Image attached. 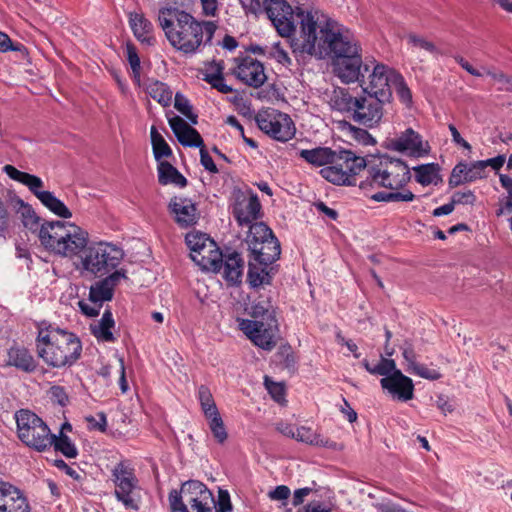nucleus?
I'll return each instance as SVG.
<instances>
[{
	"label": "nucleus",
	"mask_w": 512,
	"mask_h": 512,
	"mask_svg": "<svg viewBox=\"0 0 512 512\" xmlns=\"http://www.w3.org/2000/svg\"><path fill=\"white\" fill-rule=\"evenodd\" d=\"M301 35L291 42L294 53L307 54L317 59H332L337 76L344 83L359 81L367 72L362 65L360 48L349 30L333 19L319 21L310 13H302Z\"/></svg>",
	"instance_id": "1"
},
{
	"label": "nucleus",
	"mask_w": 512,
	"mask_h": 512,
	"mask_svg": "<svg viewBox=\"0 0 512 512\" xmlns=\"http://www.w3.org/2000/svg\"><path fill=\"white\" fill-rule=\"evenodd\" d=\"M158 21L170 44L186 55L210 45L217 25L213 21H198L191 14L174 7L159 10Z\"/></svg>",
	"instance_id": "2"
},
{
	"label": "nucleus",
	"mask_w": 512,
	"mask_h": 512,
	"mask_svg": "<svg viewBox=\"0 0 512 512\" xmlns=\"http://www.w3.org/2000/svg\"><path fill=\"white\" fill-rule=\"evenodd\" d=\"M35 345L38 357L56 369L71 367L82 353V343L76 334L51 324L39 327Z\"/></svg>",
	"instance_id": "3"
},
{
	"label": "nucleus",
	"mask_w": 512,
	"mask_h": 512,
	"mask_svg": "<svg viewBox=\"0 0 512 512\" xmlns=\"http://www.w3.org/2000/svg\"><path fill=\"white\" fill-rule=\"evenodd\" d=\"M171 512H231L230 495L219 490L215 501L212 492L197 480L185 482L180 491L173 489L168 496Z\"/></svg>",
	"instance_id": "4"
},
{
	"label": "nucleus",
	"mask_w": 512,
	"mask_h": 512,
	"mask_svg": "<svg viewBox=\"0 0 512 512\" xmlns=\"http://www.w3.org/2000/svg\"><path fill=\"white\" fill-rule=\"evenodd\" d=\"M250 315L253 319H243L240 328L258 347L271 351L277 344L279 325L276 308L270 296H259L252 302Z\"/></svg>",
	"instance_id": "5"
},
{
	"label": "nucleus",
	"mask_w": 512,
	"mask_h": 512,
	"mask_svg": "<svg viewBox=\"0 0 512 512\" xmlns=\"http://www.w3.org/2000/svg\"><path fill=\"white\" fill-rule=\"evenodd\" d=\"M39 239L48 250L70 258H80L88 245V233L85 230L63 221L44 222L40 227Z\"/></svg>",
	"instance_id": "6"
},
{
	"label": "nucleus",
	"mask_w": 512,
	"mask_h": 512,
	"mask_svg": "<svg viewBox=\"0 0 512 512\" xmlns=\"http://www.w3.org/2000/svg\"><path fill=\"white\" fill-rule=\"evenodd\" d=\"M385 101L362 91L361 95H352L346 89L335 91L332 106L345 114L350 120L367 128L377 126L384 114Z\"/></svg>",
	"instance_id": "7"
},
{
	"label": "nucleus",
	"mask_w": 512,
	"mask_h": 512,
	"mask_svg": "<svg viewBox=\"0 0 512 512\" xmlns=\"http://www.w3.org/2000/svg\"><path fill=\"white\" fill-rule=\"evenodd\" d=\"M367 176L359 183V188L368 191L373 188L399 190L411 179L408 165L397 158L382 156L378 163L366 166Z\"/></svg>",
	"instance_id": "8"
},
{
	"label": "nucleus",
	"mask_w": 512,
	"mask_h": 512,
	"mask_svg": "<svg viewBox=\"0 0 512 512\" xmlns=\"http://www.w3.org/2000/svg\"><path fill=\"white\" fill-rule=\"evenodd\" d=\"M123 257V250L113 243L91 242L80 254L79 264L76 265V268L82 274L103 277L117 270Z\"/></svg>",
	"instance_id": "9"
},
{
	"label": "nucleus",
	"mask_w": 512,
	"mask_h": 512,
	"mask_svg": "<svg viewBox=\"0 0 512 512\" xmlns=\"http://www.w3.org/2000/svg\"><path fill=\"white\" fill-rule=\"evenodd\" d=\"M19 439L28 447L44 452L51 447V431L47 424L35 413L20 410L16 413Z\"/></svg>",
	"instance_id": "10"
},
{
	"label": "nucleus",
	"mask_w": 512,
	"mask_h": 512,
	"mask_svg": "<svg viewBox=\"0 0 512 512\" xmlns=\"http://www.w3.org/2000/svg\"><path fill=\"white\" fill-rule=\"evenodd\" d=\"M367 166L364 157L357 156L350 150H340L337 162L320 170V175L332 184L340 186L356 185V175Z\"/></svg>",
	"instance_id": "11"
},
{
	"label": "nucleus",
	"mask_w": 512,
	"mask_h": 512,
	"mask_svg": "<svg viewBox=\"0 0 512 512\" xmlns=\"http://www.w3.org/2000/svg\"><path fill=\"white\" fill-rule=\"evenodd\" d=\"M263 7L273 26L282 37H290L294 34L296 30L295 17L301 25L300 12L310 13L315 18L311 11H306L300 7L293 10L286 0H264ZM300 35L301 31L299 32Z\"/></svg>",
	"instance_id": "12"
},
{
	"label": "nucleus",
	"mask_w": 512,
	"mask_h": 512,
	"mask_svg": "<svg viewBox=\"0 0 512 512\" xmlns=\"http://www.w3.org/2000/svg\"><path fill=\"white\" fill-rule=\"evenodd\" d=\"M259 129L274 140L287 142L296 133V127L291 117L275 109L260 111L255 116Z\"/></svg>",
	"instance_id": "13"
},
{
	"label": "nucleus",
	"mask_w": 512,
	"mask_h": 512,
	"mask_svg": "<svg viewBox=\"0 0 512 512\" xmlns=\"http://www.w3.org/2000/svg\"><path fill=\"white\" fill-rule=\"evenodd\" d=\"M393 75H399V73L384 64H376L369 75V84L363 87L362 91L390 103L392 100V86L395 82Z\"/></svg>",
	"instance_id": "14"
},
{
	"label": "nucleus",
	"mask_w": 512,
	"mask_h": 512,
	"mask_svg": "<svg viewBox=\"0 0 512 512\" xmlns=\"http://www.w3.org/2000/svg\"><path fill=\"white\" fill-rule=\"evenodd\" d=\"M388 148L412 157H423L429 153V146L423 144L421 135L412 128L389 140Z\"/></svg>",
	"instance_id": "15"
},
{
	"label": "nucleus",
	"mask_w": 512,
	"mask_h": 512,
	"mask_svg": "<svg viewBox=\"0 0 512 512\" xmlns=\"http://www.w3.org/2000/svg\"><path fill=\"white\" fill-rule=\"evenodd\" d=\"M232 214L241 227L253 225L261 216V204L256 194L248 197L240 194L236 197L232 208Z\"/></svg>",
	"instance_id": "16"
},
{
	"label": "nucleus",
	"mask_w": 512,
	"mask_h": 512,
	"mask_svg": "<svg viewBox=\"0 0 512 512\" xmlns=\"http://www.w3.org/2000/svg\"><path fill=\"white\" fill-rule=\"evenodd\" d=\"M380 385L395 400L407 402L414 397L413 380L404 375L401 370L394 371L389 377L381 378Z\"/></svg>",
	"instance_id": "17"
},
{
	"label": "nucleus",
	"mask_w": 512,
	"mask_h": 512,
	"mask_svg": "<svg viewBox=\"0 0 512 512\" xmlns=\"http://www.w3.org/2000/svg\"><path fill=\"white\" fill-rule=\"evenodd\" d=\"M126 271L118 269L105 275V277L95 284L91 285L89 290V300L92 304H99L102 307L104 302L111 301L114 295V289L121 279H126Z\"/></svg>",
	"instance_id": "18"
},
{
	"label": "nucleus",
	"mask_w": 512,
	"mask_h": 512,
	"mask_svg": "<svg viewBox=\"0 0 512 512\" xmlns=\"http://www.w3.org/2000/svg\"><path fill=\"white\" fill-rule=\"evenodd\" d=\"M233 74L240 81L254 88L261 87L267 79L263 64L250 56L241 59Z\"/></svg>",
	"instance_id": "19"
},
{
	"label": "nucleus",
	"mask_w": 512,
	"mask_h": 512,
	"mask_svg": "<svg viewBox=\"0 0 512 512\" xmlns=\"http://www.w3.org/2000/svg\"><path fill=\"white\" fill-rule=\"evenodd\" d=\"M0 512H30V505L17 487L7 483L0 482Z\"/></svg>",
	"instance_id": "20"
},
{
	"label": "nucleus",
	"mask_w": 512,
	"mask_h": 512,
	"mask_svg": "<svg viewBox=\"0 0 512 512\" xmlns=\"http://www.w3.org/2000/svg\"><path fill=\"white\" fill-rule=\"evenodd\" d=\"M168 208L179 227L188 228L197 223L198 210L191 199L175 196L170 200Z\"/></svg>",
	"instance_id": "21"
},
{
	"label": "nucleus",
	"mask_w": 512,
	"mask_h": 512,
	"mask_svg": "<svg viewBox=\"0 0 512 512\" xmlns=\"http://www.w3.org/2000/svg\"><path fill=\"white\" fill-rule=\"evenodd\" d=\"M273 264V262L249 259L247 272L249 286L256 289L263 285H270L277 272Z\"/></svg>",
	"instance_id": "22"
},
{
	"label": "nucleus",
	"mask_w": 512,
	"mask_h": 512,
	"mask_svg": "<svg viewBox=\"0 0 512 512\" xmlns=\"http://www.w3.org/2000/svg\"><path fill=\"white\" fill-rule=\"evenodd\" d=\"M169 125L179 143L186 147H204L200 133L188 125L181 117L174 116L169 119Z\"/></svg>",
	"instance_id": "23"
},
{
	"label": "nucleus",
	"mask_w": 512,
	"mask_h": 512,
	"mask_svg": "<svg viewBox=\"0 0 512 512\" xmlns=\"http://www.w3.org/2000/svg\"><path fill=\"white\" fill-rule=\"evenodd\" d=\"M200 254H191V259L203 270L219 272L222 269L223 254L215 241H208V244Z\"/></svg>",
	"instance_id": "24"
},
{
	"label": "nucleus",
	"mask_w": 512,
	"mask_h": 512,
	"mask_svg": "<svg viewBox=\"0 0 512 512\" xmlns=\"http://www.w3.org/2000/svg\"><path fill=\"white\" fill-rule=\"evenodd\" d=\"M7 365L13 366L25 373H33L38 368V362L25 347L13 346L7 351Z\"/></svg>",
	"instance_id": "25"
},
{
	"label": "nucleus",
	"mask_w": 512,
	"mask_h": 512,
	"mask_svg": "<svg viewBox=\"0 0 512 512\" xmlns=\"http://www.w3.org/2000/svg\"><path fill=\"white\" fill-rule=\"evenodd\" d=\"M298 155L300 158L305 160L308 164L321 167L327 166L337 162V158L340 155V150L336 151L330 147H316L313 149H302L299 150Z\"/></svg>",
	"instance_id": "26"
},
{
	"label": "nucleus",
	"mask_w": 512,
	"mask_h": 512,
	"mask_svg": "<svg viewBox=\"0 0 512 512\" xmlns=\"http://www.w3.org/2000/svg\"><path fill=\"white\" fill-rule=\"evenodd\" d=\"M129 24L136 39L144 44L153 45L155 38L152 35V23L140 13L129 14Z\"/></svg>",
	"instance_id": "27"
},
{
	"label": "nucleus",
	"mask_w": 512,
	"mask_h": 512,
	"mask_svg": "<svg viewBox=\"0 0 512 512\" xmlns=\"http://www.w3.org/2000/svg\"><path fill=\"white\" fill-rule=\"evenodd\" d=\"M223 276L226 281L237 284L241 281L244 269V260L241 255L233 251L223 255Z\"/></svg>",
	"instance_id": "28"
},
{
	"label": "nucleus",
	"mask_w": 512,
	"mask_h": 512,
	"mask_svg": "<svg viewBox=\"0 0 512 512\" xmlns=\"http://www.w3.org/2000/svg\"><path fill=\"white\" fill-rule=\"evenodd\" d=\"M223 70L224 64L222 61H212L206 67L203 80L220 93L228 94L233 92V88L225 83Z\"/></svg>",
	"instance_id": "29"
},
{
	"label": "nucleus",
	"mask_w": 512,
	"mask_h": 512,
	"mask_svg": "<svg viewBox=\"0 0 512 512\" xmlns=\"http://www.w3.org/2000/svg\"><path fill=\"white\" fill-rule=\"evenodd\" d=\"M249 252V259L274 263L280 257L281 247L278 239L275 237V235H273L272 237H269V240L266 241L265 244L257 245V248H251L249 249Z\"/></svg>",
	"instance_id": "30"
},
{
	"label": "nucleus",
	"mask_w": 512,
	"mask_h": 512,
	"mask_svg": "<svg viewBox=\"0 0 512 512\" xmlns=\"http://www.w3.org/2000/svg\"><path fill=\"white\" fill-rule=\"evenodd\" d=\"M33 195L36 196L37 199L56 216L63 219L72 217V213L69 208L52 192L37 189Z\"/></svg>",
	"instance_id": "31"
},
{
	"label": "nucleus",
	"mask_w": 512,
	"mask_h": 512,
	"mask_svg": "<svg viewBox=\"0 0 512 512\" xmlns=\"http://www.w3.org/2000/svg\"><path fill=\"white\" fill-rule=\"evenodd\" d=\"M3 172L12 180L25 185L34 194L37 189L44 187L42 179L36 175L18 170L13 165L7 164L2 168Z\"/></svg>",
	"instance_id": "32"
},
{
	"label": "nucleus",
	"mask_w": 512,
	"mask_h": 512,
	"mask_svg": "<svg viewBox=\"0 0 512 512\" xmlns=\"http://www.w3.org/2000/svg\"><path fill=\"white\" fill-rule=\"evenodd\" d=\"M158 181L161 185L174 184L180 188L187 185V179L167 161L158 164Z\"/></svg>",
	"instance_id": "33"
},
{
	"label": "nucleus",
	"mask_w": 512,
	"mask_h": 512,
	"mask_svg": "<svg viewBox=\"0 0 512 512\" xmlns=\"http://www.w3.org/2000/svg\"><path fill=\"white\" fill-rule=\"evenodd\" d=\"M415 180L422 186L437 185L442 181L439 174L440 167L437 163H427L413 167Z\"/></svg>",
	"instance_id": "34"
},
{
	"label": "nucleus",
	"mask_w": 512,
	"mask_h": 512,
	"mask_svg": "<svg viewBox=\"0 0 512 512\" xmlns=\"http://www.w3.org/2000/svg\"><path fill=\"white\" fill-rule=\"evenodd\" d=\"M295 440L319 447L335 448L336 446L335 442L322 437L321 434L306 426L296 428Z\"/></svg>",
	"instance_id": "35"
},
{
	"label": "nucleus",
	"mask_w": 512,
	"mask_h": 512,
	"mask_svg": "<svg viewBox=\"0 0 512 512\" xmlns=\"http://www.w3.org/2000/svg\"><path fill=\"white\" fill-rule=\"evenodd\" d=\"M249 231L246 236V243L248 250L251 248H257V245H263L269 240V237L274 235L273 231L263 222H255L250 225Z\"/></svg>",
	"instance_id": "36"
},
{
	"label": "nucleus",
	"mask_w": 512,
	"mask_h": 512,
	"mask_svg": "<svg viewBox=\"0 0 512 512\" xmlns=\"http://www.w3.org/2000/svg\"><path fill=\"white\" fill-rule=\"evenodd\" d=\"M112 476L116 485L115 492H132L134 489V476L124 463H118L112 470Z\"/></svg>",
	"instance_id": "37"
},
{
	"label": "nucleus",
	"mask_w": 512,
	"mask_h": 512,
	"mask_svg": "<svg viewBox=\"0 0 512 512\" xmlns=\"http://www.w3.org/2000/svg\"><path fill=\"white\" fill-rule=\"evenodd\" d=\"M115 322L112 312L106 309L99 321L95 326L91 327L92 334L101 341L113 342L115 340L111 329L114 327Z\"/></svg>",
	"instance_id": "38"
},
{
	"label": "nucleus",
	"mask_w": 512,
	"mask_h": 512,
	"mask_svg": "<svg viewBox=\"0 0 512 512\" xmlns=\"http://www.w3.org/2000/svg\"><path fill=\"white\" fill-rule=\"evenodd\" d=\"M51 447H54L56 452H60L67 458H76L78 455V449L72 442L69 436L64 434L62 430L59 435H51Z\"/></svg>",
	"instance_id": "39"
},
{
	"label": "nucleus",
	"mask_w": 512,
	"mask_h": 512,
	"mask_svg": "<svg viewBox=\"0 0 512 512\" xmlns=\"http://www.w3.org/2000/svg\"><path fill=\"white\" fill-rule=\"evenodd\" d=\"M147 92L151 98L161 105L169 106L172 101V91L169 86L160 81H153L147 86Z\"/></svg>",
	"instance_id": "40"
},
{
	"label": "nucleus",
	"mask_w": 512,
	"mask_h": 512,
	"mask_svg": "<svg viewBox=\"0 0 512 512\" xmlns=\"http://www.w3.org/2000/svg\"><path fill=\"white\" fill-rule=\"evenodd\" d=\"M151 143L153 148V154L157 161L164 157H170L172 150L168 143L165 141L163 136L157 131L155 126L151 127L150 131Z\"/></svg>",
	"instance_id": "41"
},
{
	"label": "nucleus",
	"mask_w": 512,
	"mask_h": 512,
	"mask_svg": "<svg viewBox=\"0 0 512 512\" xmlns=\"http://www.w3.org/2000/svg\"><path fill=\"white\" fill-rule=\"evenodd\" d=\"M415 195L410 190L393 191V192H377L370 196L375 202H410L415 199Z\"/></svg>",
	"instance_id": "42"
},
{
	"label": "nucleus",
	"mask_w": 512,
	"mask_h": 512,
	"mask_svg": "<svg viewBox=\"0 0 512 512\" xmlns=\"http://www.w3.org/2000/svg\"><path fill=\"white\" fill-rule=\"evenodd\" d=\"M197 398H198V401L200 403V406H201V409L203 411L205 418L210 417L213 414H216L219 412L218 408L216 406V403L214 401L213 395L207 386L201 385L198 388Z\"/></svg>",
	"instance_id": "43"
},
{
	"label": "nucleus",
	"mask_w": 512,
	"mask_h": 512,
	"mask_svg": "<svg viewBox=\"0 0 512 512\" xmlns=\"http://www.w3.org/2000/svg\"><path fill=\"white\" fill-rule=\"evenodd\" d=\"M206 420L215 441L219 444H224L228 439V432L220 413L218 412L210 417H206Z\"/></svg>",
	"instance_id": "44"
},
{
	"label": "nucleus",
	"mask_w": 512,
	"mask_h": 512,
	"mask_svg": "<svg viewBox=\"0 0 512 512\" xmlns=\"http://www.w3.org/2000/svg\"><path fill=\"white\" fill-rule=\"evenodd\" d=\"M207 234L201 232H190L185 237V242L190 249L191 254H200V252L206 249L208 241H212Z\"/></svg>",
	"instance_id": "45"
},
{
	"label": "nucleus",
	"mask_w": 512,
	"mask_h": 512,
	"mask_svg": "<svg viewBox=\"0 0 512 512\" xmlns=\"http://www.w3.org/2000/svg\"><path fill=\"white\" fill-rule=\"evenodd\" d=\"M392 77L395 79L392 88L395 89L398 99L407 108H410L413 104L412 92L407 86L403 76L399 73V75H393Z\"/></svg>",
	"instance_id": "46"
},
{
	"label": "nucleus",
	"mask_w": 512,
	"mask_h": 512,
	"mask_svg": "<svg viewBox=\"0 0 512 512\" xmlns=\"http://www.w3.org/2000/svg\"><path fill=\"white\" fill-rule=\"evenodd\" d=\"M174 107L184 115L192 124H197V115L193 113L189 100L181 93L175 94Z\"/></svg>",
	"instance_id": "47"
},
{
	"label": "nucleus",
	"mask_w": 512,
	"mask_h": 512,
	"mask_svg": "<svg viewBox=\"0 0 512 512\" xmlns=\"http://www.w3.org/2000/svg\"><path fill=\"white\" fill-rule=\"evenodd\" d=\"M277 357L286 369L289 371L295 370L297 360L290 345H281L278 349Z\"/></svg>",
	"instance_id": "48"
},
{
	"label": "nucleus",
	"mask_w": 512,
	"mask_h": 512,
	"mask_svg": "<svg viewBox=\"0 0 512 512\" xmlns=\"http://www.w3.org/2000/svg\"><path fill=\"white\" fill-rule=\"evenodd\" d=\"M394 371H399L396 367L395 361L382 355L379 363L373 366V375L389 377L394 373Z\"/></svg>",
	"instance_id": "49"
},
{
	"label": "nucleus",
	"mask_w": 512,
	"mask_h": 512,
	"mask_svg": "<svg viewBox=\"0 0 512 512\" xmlns=\"http://www.w3.org/2000/svg\"><path fill=\"white\" fill-rule=\"evenodd\" d=\"M126 56L129 62V65L132 69L134 78L139 81L140 79V70H141V62L137 53L136 47L132 43L126 44Z\"/></svg>",
	"instance_id": "50"
},
{
	"label": "nucleus",
	"mask_w": 512,
	"mask_h": 512,
	"mask_svg": "<svg viewBox=\"0 0 512 512\" xmlns=\"http://www.w3.org/2000/svg\"><path fill=\"white\" fill-rule=\"evenodd\" d=\"M265 386L274 401L279 404L284 403L285 400V387L283 384L272 381L268 376L265 377Z\"/></svg>",
	"instance_id": "51"
},
{
	"label": "nucleus",
	"mask_w": 512,
	"mask_h": 512,
	"mask_svg": "<svg viewBox=\"0 0 512 512\" xmlns=\"http://www.w3.org/2000/svg\"><path fill=\"white\" fill-rule=\"evenodd\" d=\"M467 183L474 182L477 179H482L485 177V169L482 161H475L471 164L466 163L465 173Z\"/></svg>",
	"instance_id": "52"
},
{
	"label": "nucleus",
	"mask_w": 512,
	"mask_h": 512,
	"mask_svg": "<svg viewBox=\"0 0 512 512\" xmlns=\"http://www.w3.org/2000/svg\"><path fill=\"white\" fill-rule=\"evenodd\" d=\"M407 39H408V43L410 45H412L413 47L425 50V51L429 52L430 54L438 53V49L434 45V43H432L431 41H428L427 39H425L421 36H418L416 34H409Z\"/></svg>",
	"instance_id": "53"
},
{
	"label": "nucleus",
	"mask_w": 512,
	"mask_h": 512,
	"mask_svg": "<svg viewBox=\"0 0 512 512\" xmlns=\"http://www.w3.org/2000/svg\"><path fill=\"white\" fill-rule=\"evenodd\" d=\"M17 203L24 208V211L22 212L24 226L29 229H35L38 226L40 218L29 205L24 203L22 199H18Z\"/></svg>",
	"instance_id": "54"
},
{
	"label": "nucleus",
	"mask_w": 512,
	"mask_h": 512,
	"mask_svg": "<svg viewBox=\"0 0 512 512\" xmlns=\"http://www.w3.org/2000/svg\"><path fill=\"white\" fill-rule=\"evenodd\" d=\"M465 169H466V163H464V162L458 163L452 169V172H451L449 180H448L449 187L455 188L464 183H467L466 180H464V178H466V175L464 174Z\"/></svg>",
	"instance_id": "55"
},
{
	"label": "nucleus",
	"mask_w": 512,
	"mask_h": 512,
	"mask_svg": "<svg viewBox=\"0 0 512 512\" xmlns=\"http://www.w3.org/2000/svg\"><path fill=\"white\" fill-rule=\"evenodd\" d=\"M349 129L352 138L356 140L358 143L364 146L374 145L376 143L375 139L367 130L354 127L352 125H349Z\"/></svg>",
	"instance_id": "56"
},
{
	"label": "nucleus",
	"mask_w": 512,
	"mask_h": 512,
	"mask_svg": "<svg viewBox=\"0 0 512 512\" xmlns=\"http://www.w3.org/2000/svg\"><path fill=\"white\" fill-rule=\"evenodd\" d=\"M408 372L428 380H437L441 374L435 369H429L425 365L416 363Z\"/></svg>",
	"instance_id": "57"
},
{
	"label": "nucleus",
	"mask_w": 512,
	"mask_h": 512,
	"mask_svg": "<svg viewBox=\"0 0 512 512\" xmlns=\"http://www.w3.org/2000/svg\"><path fill=\"white\" fill-rule=\"evenodd\" d=\"M49 396L53 403L65 407L69 402L68 394L64 387L54 385L49 389Z\"/></svg>",
	"instance_id": "58"
},
{
	"label": "nucleus",
	"mask_w": 512,
	"mask_h": 512,
	"mask_svg": "<svg viewBox=\"0 0 512 512\" xmlns=\"http://www.w3.org/2000/svg\"><path fill=\"white\" fill-rule=\"evenodd\" d=\"M10 226V214L7 205L0 197V237H5Z\"/></svg>",
	"instance_id": "59"
},
{
	"label": "nucleus",
	"mask_w": 512,
	"mask_h": 512,
	"mask_svg": "<svg viewBox=\"0 0 512 512\" xmlns=\"http://www.w3.org/2000/svg\"><path fill=\"white\" fill-rule=\"evenodd\" d=\"M475 201L476 196L471 190H467L465 192H455L451 197V202L453 203L454 206L459 204L473 205Z\"/></svg>",
	"instance_id": "60"
},
{
	"label": "nucleus",
	"mask_w": 512,
	"mask_h": 512,
	"mask_svg": "<svg viewBox=\"0 0 512 512\" xmlns=\"http://www.w3.org/2000/svg\"><path fill=\"white\" fill-rule=\"evenodd\" d=\"M401 350H402V356L408 364V368H407V371H408L417 363V361H416L417 356L414 351L413 345L408 341H406L404 343V345L401 347Z\"/></svg>",
	"instance_id": "61"
},
{
	"label": "nucleus",
	"mask_w": 512,
	"mask_h": 512,
	"mask_svg": "<svg viewBox=\"0 0 512 512\" xmlns=\"http://www.w3.org/2000/svg\"><path fill=\"white\" fill-rule=\"evenodd\" d=\"M98 419L93 416L86 417V421L89 423L90 428L105 432L107 428V418L103 412L97 414Z\"/></svg>",
	"instance_id": "62"
},
{
	"label": "nucleus",
	"mask_w": 512,
	"mask_h": 512,
	"mask_svg": "<svg viewBox=\"0 0 512 512\" xmlns=\"http://www.w3.org/2000/svg\"><path fill=\"white\" fill-rule=\"evenodd\" d=\"M200 162L201 165L210 173H217L218 168L214 163L212 157L209 155L208 151L202 147L200 149Z\"/></svg>",
	"instance_id": "63"
},
{
	"label": "nucleus",
	"mask_w": 512,
	"mask_h": 512,
	"mask_svg": "<svg viewBox=\"0 0 512 512\" xmlns=\"http://www.w3.org/2000/svg\"><path fill=\"white\" fill-rule=\"evenodd\" d=\"M272 55L280 64H282L284 66L291 65V63H292L288 53L286 52V50H284L280 46V43H276L273 46V53H272Z\"/></svg>",
	"instance_id": "64"
}]
</instances>
